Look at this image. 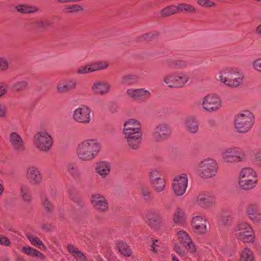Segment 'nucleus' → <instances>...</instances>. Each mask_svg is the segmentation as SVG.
Here are the masks:
<instances>
[{
  "label": "nucleus",
  "mask_w": 261,
  "mask_h": 261,
  "mask_svg": "<svg viewBox=\"0 0 261 261\" xmlns=\"http://www.w3.org/2000/svg\"><path fill=\"white\" fill-rule=\"evenodd\" d=\"M100 150L101 144L99 141L96 139L89 138L78 144L76 154L81 161H91L98 155Z\"/></svg>",
  "instance_id": "obj_1"
},
{
  "label": "nucleus",
  "mask_w": 261,
  "mask_h": 261,
  "mask_svg": "<svg viewBox=\"0 0 261 261\" xmlns=\"http://www.w3.org/2000/svg\"><path fill=\"white\" fill-rule=\"evenodd\" d=\"M244 74L237 68H226L220 70L216 79L221 83L230 87L237 88L243 82Z\"/></svg>",
  "instance_id": "obj_2"
},
{
  "label": "nucleus",
  "mask_w": 261,
  "mask_h": 261,
  "mask_svg": "<svg viewBox=\"0 0 261 261\" xmlns=\"http://www.w3.org/2000/svg\"><path fill=\"white\" fill-rule=\"evenodd\" d=\"M258 181L257 173L254 168L245 167L240 170L238 179V185L240 190L251 191L256 187Z\"/></svg>",
  "instance_id": "obj_3"
},
{
  "label": "nucleus",
  "mask_w": 261,
  "mask_h": 261,
  "mask_svg": "<svg viewBox=\"0 0 261 261\" xmlns=\"http://www.w3.org/2000/svg\"><path fill=\"white\" fill-rule=\"evenodd\" d=\"M254 122L253 114L249 110H243L235 115L234 126L238 132L246 133L251 129Z\"/></svg>",
  "instance_id": "obj_4"
},
{
  "label": "nucleus",
  "mask_w": 261,
  "mask_h": 261,
  "mask_svg": "<svg viewBox=\"0 0 261 261\" xmlns=\"http://www.w3.org/2000/svg\"><path fill=\"white\" fill-rule=\"evenodd\" d=\"M221 156L222 162L227 164L243 163L247 159L244 150L237 146L224 148L221 152Z\"/></svg>",
  "instance_id": "obj_5"
},
{
  "label": "nucleus",
  "mask_w": 261,
  "mask_h": 261,
  "mask_svg": "<svg viewBox=\"0 0 261 261\" xmlns=\"http://www.w3.org/2000/svg\"><path fill=\"white\" fill-rule=\"evenodd\" d=\"M218 169V165L215 160L211 158H206L199 162L196 173L201 178H210L216 175Z\"/></svg>",
  "instance_id": "obj_6"
},
{
  "label": "nucleus",
  "mask_w": 261,
  "mask_h": 261,
  "mask_svg": "<svg viewBox=\"0 0 261 261\" xmlns=\"http://www.w3.org/2000/svg\"><path fill=\"white\" fill-rule=\"evenodd\" d=\"M34 143L38 150L47 152L51 148L53 141L50 134L46 129H41L35 135Z\"/></svg>",
  "instance_id": "obj_7"
},
{
  "label": "nucleus",
  "mask_w": 261,
  "mask_h": 261,
  "mask_svg": "<svg viewBox=\"0 0 261 261\" xmlns=\"http://www.w3.org/2000/svg\"><path fill=\"white\" fill-rule=\"evenodd\" d=\"M199 104L203 110L207 112H216L223 106L221 98L215 93H209L202 97L199 100Z\"/></svg>",
  "instance_id": "obj_8"
},
{
  "label": "nucleus",
  "mask_w": 261,
  "mask_h": 261,
  "mask_svg": "<svg viewBox=\"0 0 261 261\" xmlns=\"http://www.w3.org/2000/svg\"><path fill=\"white\" fill-rule=\"evenodd\" d=\"M236 237L244 243L253 241V230L252 227L246 222L240 221L236 227Z\"/></svg>",
  "instance_id": "obj_9"
},
{
  "label": "nucleus",
  "mask_w": 261,
  "mask_h": 261,
  "mask_svg": "<svg viewBox=\"0 0 261 261\" xmlns=\"http://www.w3.org/2000/svg\"><path fill=\"white\" fill-rule=\"evenodd\" d=\"M172 129L170 125L162 122L157 124L154 127L152 136L156 142H162L168 139L171 136Z\"/></svg>",
  "instance_id": "obj_10"
},
{
  "label": "nucleus",
  "mask_w": 261,
  "mask_h": 261,
  "mask_svg": "<svg viewBox=\"0 0 261 261\" xmlns=\"http://www.w3.org/2000/svg\"><path fill=\"white\" fill-rule=\"evenodd\" d=\"M72 119L76 122L88 124L91 120V110L85 105H81L72 113Z\"/></svg>",
  "instance_id": "obj_11"
},
{
  "label": "nucleus",
  "mask_w": 261,
  "mask_h": 261,
  "mask_svg": "<svg viewBox=\"0 0 261 261\" xmlns=\"http://www.w3.org/2000/svg\"><path fill=\"white\" fill-rule=\"evenodd\" d=\"M188 177L186 174L181 173L176 175L172 182V190L175 195H183L188 187Z\"/></svg>",
  "instance_id": "obj_12"
},
{
  "label": "nucleus",
  "mask_w": 261,
  "mask_h": 261,
  "mask_svg": "<svg viewBox=\"0 0 261 261\" xmlns=\"http://www.w3.org/2000/svg\"><path fill=\"white\" fill-rule=\"evenodd\" d=\"M177 238L180 244L188 251L194 252L196 251V247L191 237L184 230L177 232Z\"/></svg>",
  "instance_id": "obj_13"
},
{
  "label": "nucleus",
  "mask_w": 261,
  "mask_h": 261,
  "mask_svg": "<svg viewBox=\"0 0 261 261\" xmlns=\"http://www.w3.org/2000/svg\"><path fill=\"white\" fill-rule=\"evenodd\" d=\"M91 89L92 92L95 94L106 95L110 91L111 85L105 80H97L93 83Z\"/></svg>",
  "instance_id": "obj_14"
},
{
  "label": "nucleus",
  "mask_w": 261,
  "mask_h": 261,
  "mask_svg": "<svg viewBox=\"0 0 261 261\" xmlns=\"http://www.w3.org/2000/svg\"><path fill=\"white\" fill-rule=\"evenodd\" d=\"M26 175L30 183L38 186L42 182V176L39 168L35 166H29L26 170Z\"/></svg>",
  "instance_id": "obj_15"
},
{
  "label": "nucleus",
  "mask_w": 261,
  "mask_h": 261,
  "mask_svg": "<svg viewBox=\"0 0 261 261\" xmlns=\"http://www.w3.org/2000/svg\"><path fill=\"white\" fill-rule=\"evenodd\" d=\"M127 95L135 100H146L151 95V92L145 88H129L126 91Z\"/></svg>",
  "instance_id": "obj_16"
},
{
  "label": "nucleus",
  "mask_w": 261,
  "mask_h": 261,
  "mask_svg": "<svg viewBox=\"0 0 261 261\" xmlns=\"http://www.w3.org/2000/svg\"><path fill=\"white\" fill-rule=\"evenodd\" d=\"M91 202L93 206L98 211L106 212L109 209L108 203L106 198L98 193L92 195Z\"/></svg>",
  "instance_id": "obj_17"
},
{
  "label": "nucleus",
  "mask_w": 261,
  "mask_h": 261,
  "mask_svg": "<svg viewBox=\"0 0 261 261\" xmlns=\"http://www.w3.org/2000/svg\"><path fill=\"white\" fill-rule=\"evenodd\" d=\"M142 133L141 131V123L135 119H129L124 123L123 134L124 135Z\"/></svg>",
  "instance_id": "obj_18"
},
{
  "label": "nucleus",
  "mask_w": 261,
  "mask_h": 261,
  "mask_svg": "<svg viewBox=\"0 0 261 261\" xmlns=\"http://www.w3.org/2000/svg\"><path fill=\"white\" fill-rule=\"evenodd\" d=\"M77 86L76 81L72 79H67L61 80L58 83L56 89L58 93H65L73 90Z\"/></svg>",
  "instance_id": "obj_19"
},
{
  "label": "nucleus",
  "mask_w": 261,
  "mask_h": 261,
  "mask_svg": "<svg viewBox=\"0 0 261 261\" xmlns=\"http://www.w3.org/2000/svg\"><path fill=\"white\" fill-rule=\"evenodd\" d=\"M111 168V163L106 160L97 162L94 166L95 172L102 178H105L110 175Z\"/></svg>",
  "instance_id": "obj_20"
},
{
  "label": "nucleus",
  "mask_w": 261,
  "mask_h": 261,
  "mask_svg": "<svg viewBox=\"0 0 261 261\" xmlns=\"http://www.w3.org/2000/svg\"><path fill=\"white\" fill-rule=\"evenodd\" d=\"M183 124L186 131L190 134H197L199 129V123L196 116L189 115L185 118Z\"/></svg>",
  "instance_id": "obj_21"
},
{
  "label": "nucleus",
  "mask_w": 261,
  "mask_h": 261,
  "mask_svg": "<svg viewBox=\"0 0 261 261\" xmlns=\"http://www.w3.org/2000/svg\"><path fill=\"white\" fill-rule=\"evenodd\" d=\"M9 141L12 147L17 152H22L25 150L24 142L21 137L15 132L9 135Z\"/></svg>",
  "instance_id": "obj_22"
},
{
  "label": "nucleus",
  "mask_w": 261,
  "mask_h": 261,
  "mask_svg": "<svg viewBox=\"0 0 261 261\" xmlns=\"http://www.w3.org/2000/svg\"><path fill=\"white\" fill-rule=\"evenodd\" d=\"M198 205L202 208H208L212 206L215 202V196L208 192L200 193L197 198Z\"/></svg>",
  "instance_id": "obj_23"
},
{
  "label": "nucleus",
  "mask_w": 261,
  "mask_h": 261,
  "mask_svg": "<svg viewBox=\"0 0 261 261\" xmlns=\"http://www.w3.org/2000/svg\"><path fill=\"white\" fill-rule=\"evenodd\" d=\"M191 224L196 233L203 234L207 231L206 220L202 216L197 215L193 217Z\"/></svg>",
  "instance_id": "obj_24"
},
{
  "label": "nucleus",
  "mask_w": 261,
  "mask_h": 261,
  "mask_svg": "<svg viewBox=\"0 0 261 261\" xmlns=\"http://www.w3.org/2000/svg\"><path fill=\"white\" fill-rule=\"evenodd\" d=\"M146 223L154 229H158L161 226V216L154 211H150L145 215Z\"/></svg>",
  "instance_id": "obj_25"
},
{
  "label": "nucleus",
  "mask_w": 261,
  "mask_h": 261,
  "mask_svg": "<svg viewBox=\"0 0 261 261\" xmlns=\"http://www.w3.org/2000/svg\"><path fill=\"white\" fill-rule=\"evenodd\" d=\"M187 220L188 217L184 210L178 207L175 210L172 217L174 225L185 227L187 225Z\"/></svg>",
  "instance_id": "obj_26"
},
{
  "label": "nucleus",
  "mask_w": 261,
  "mask_h": 261,
  "mask_svg": "<svg viewBox=\"0 0 261 261\" xmlns=\"http://www.w3.org/2000/svg\"><path fill=\"white\" fill-rule=\"evenodd\" d=\"M247 214L249 219L254 223L261 222V213L256 205L251 204L247 209Z\"/></svg>",
  "instance_id": "obj_27"
},
{
  "label": "nucleus",
  "mask_w": 261,
  "mask_h": 261,
  "mask_svg": "<svg viewBox=\"0 0 261 261\" xmlns=\"http://www.w3.org/2000/svg\"><path fill=\"white\" fill-rule=\"evenodd\" d=\"M142 133L135 134L132 135H124L129 147L134 150L140 147L142 140Z\"/></svg>",
  "instance_id": "obj_28"
},
{
  "label": "nucleus",
  "mask_w": 261,
  "mask_h": 261,
  "mask_svg": "<svg viewBox=\"0 0 261 261\" xmlns=\"http://www.w3.org/2000/svg\"><path fill=\"white\" fill-rule=\"evenodd\" d=\"M26 237L31 244L33 246L38 247L43 250H46V246L38 237L30 233H27L26 234Z\"/></svg>",
  "instance_id": "obj_29"
},
{
  "label": "nucleus",
  "mask_w": 261,
  "mask_h": 261,
  "mask_svg": "<svg viewBox=\"0 0 261 261\" xmlns=\"http://www.w3.org/2000/svg\"><path fill=\"white\" fill-rule=\"evenodd\" d=\"M163 81L169 88H177V75L175 73H170L165 75Z\"/></svg>",
  "instance_id": "obj_30"
},
{
  "label": "nucleus",
  "mask_w": 261,
  "mask_h": 261,
  "mask_svg": "<svg viewBox=\"0 0 261 261\" xmlns=\"http://www.w3.org/2000/svg\"><path fill=\"white\" fill-rule=\"evenodd\" d=\"M41 203L43 209L46 213L51 214L54 213V204L46 195L42 196L41 198Z\"/></svg>",
  "instance_id": "obj_31"
},
{
  "label": "nucleus",
  "mask_w": 261,
  "mask_h": 261,
  "mask_svg": "<svg viewBox=\"0 0 261 261\" xmlns=\"http://www.w3.org/2000/svg\"><path fill=\"white\" fill-rule=\"evenodd\" d=\"M177 87H183L190 80V75L186 72L176 73Z\"/></svg>",
  "instance_id": "obj_32"
},
{
  "label": "nucleus",
  "mask_w": 261,
  "mask_h": 261,
  "mask_svg": "<svg viewBox=\"0 0 261 261\" xmlns=\"http://www.w3.org/2000/svg\"><path fill=\"white\" fill-rule=\"evenodd\" d=\"M15 9L21 13H35L38 11L39 9L35 6L29 5H20L15 7Z\"/></svg>",
  "instance_id": "obj_33"
},
{
  "label": "nucleus",
  "mask_w": 261,
  "mask_h": 261,
  "mask_svg": "<svg viewBox=\"0 0 261 261\" xmlns=\"http://www.w3.org/2000/svg\"><path fill=\"white\" fill-rule=\"evenodd\" d=\"M138 77L134 74L124 75L121 80V83L122 85H133L137 83Z\"/></svg>",
  "instance_id": "obj_34"
},
{
  "label": "nucleus",
  "mask_w": 261,
  "mask_h": 261,
  "mask_svg": "<svg viewBox=\"0 0 261 261\" xmlns=\"http://www.w3.org/2000/svg\"><path fill=\"white\" fill-rule=\"evenodd\" d=\"M154 190L160 193L162 192L165 187V180L164 178L150 181Z\"/></svg>",
  "instance_id": "obj_35"
},
{
  "label": "nucleus",
  "mask_w": 261,
  "mask_h": 261,
  "mask_svg": "<svg viewBox=\"0 0 261 261\" xmlns=\"http://www.w3.org/2000/svg\"><path fill=\"white\" fill-rule=\"evenodd\" d=\"M93 72L106 69L109 66V62L106 60L98 61L91 63Z\"/></svg>",
  "instance_id": "obj_36"
},
{
  "label": "nucleus",
  "mask_w": 261,
  "mask_h": 261,
  "mask_svg": "<svg viewBox=\"0 0 261 261\" xmlns=\"http://www.w3.org/2000/svg\"><path fill=\"white\" fill-rule=\"evenodd\" d=\"M253 252L248 248H244L240 255V261H253Z\"/></svg>",
  "instance_id": "obj_37"
},
{
  "label": "nucleus",
  "mask_w": 261,
  "mask_h": 261,
  "mask_svg": "<svg viewBox=\"0 0 261 261\" xmlns=\"http://www.w3.org/2000/svg\"><path fill=\"white\" fill-rule=\"evenodd\" d=\"M219 219L222 225L227 226L231 224L233 218L230 212L224 211L220 217Z\"/></svg>",
  "instance_id": "obj_38"
},
{
  "label": "nucleus",
  "mask_w": 261,
  "mask_h": 261,
  "mask_svg": "<svg viewBox=\"0 0 261 261\" xmlns=\"http://www.w3.org/2000/svg\"><path fill=\"white\" fill-rule=\"evenodd\" d=\"M177 12V6L170 5L162 9L160 15L161 17H165Z\"/></svg>",
  "instance_id": "obj_39"
},
{
  "label": "nucleus",
  "mask_w": 261,
  "mask_h": 261,
  "mask_svg": "<svg viewBox=\"0 0 261 261\" xmlns=\"http://www.w3.org/2000/svg\"><path fill=\"white\" fill-rule=\"evenodd\" d=\"M20 193L24 202L29 203L31 201L32 197L27 187L25 186L21 187L20 188Z\"/></svg>",
  "instance_id": "obj_40"
},
{
  "label": "nucleus",
  "mask_w": 261,
  "mask_h": 261,
  "mask_svg": "<svg viewBox=\"0 0 261 261\" xmlns=\"http://www.w3.org/2000/svg\"><path fill=\"white\" fill-rule=\"evenodd\" d=\"M177 12H187L189 13H193L196 11V9L193 6L181 3L179 4L178 6H177Z\"/></svg>",
  "instance_id": "obj_41"
},
{
  "label": "nucleus",
  "mask_w": 261,
  "mask_h": 261,
  "mask_svg": "<svg viewBox=\"0 0 261 261\" xmlns=\"http://www.w3.org/2000/svg\"><path fill=\"white\" fill-rule=\"evenodd\" d=\"M117 246L120 252L123 255L129 256L132 254V251L126 243L121 242L118 244Z\"/></svg>",
  "instance_id": "obj_42"
},
{
  "label": "nucleus",
  "mask_w": 261,
  "mask_h": 261,
  "mask_svg": "<svg viewBox=\"0 0 261 261\" xmlns=\"http://www.w3.org/2000/svg\"><path fill=\"white\" fill-rule=\"evenodd\" d=\"M163 175L161 170L159 169H154L149 173L150 181L163 178Z\"/></svg>",
  "instance_id": "obj_43"
},
{
  "label": "nucleus",
  "mask_w": 261,
  "mask_h": 261,
  "mask_svg": "<svg viewBox=\"0 0 261 261\" xmlns=\"http://www.w3.org/2000/svg\"><path fill=\"white\" fill-rule=\"evenodd\" d=\"M141 193L145 200H149L152 198V196L149 187L143 186L141 187Z\"/></svg>",
  "instance_id": "obj_44"
},
{
  "label": "nucleus",
  "mask_w": 261,
  "mask_h": 261,
  "mask_svg": "<svg viewBox=\"0 0 261 261\" xmlns=\"http://www.w3.org/2000/svg\"><path fill=\"white\" fill-rule=\"evenodd\" d=\"M67 169L68 173L74 178H76L79 176L78 170L72 163H69L67 165Z\"/></svg>",
  "instance_id": "obj_45"
},
{
  "label": "nucleus",
  "mask_w": 261,
  "mask_h": 261,
  "mask_svg": "<svg viewBox=\"0 0 261 261\" xmlns=\"http://www.w3.org/2000/svg\"><path fill=\"white\" fill-rule=\"evenodd\" d=\"M172 63L177 69H185L188 66V62L183 60H174Z\"/></svg>",
  "instance_id": "obj_46"
},
{
  "label": "nucleus",
  "mask_w": 261,
  "mask_h": 261,
  "mask_svg": "<svg viewBox=\"0 0 261 261\" xmlns=\"http://www.w3.org/2000/svg\"><path fill=\"white\" fill-rule=\"evenodd\" d=\"M77 73L80 74H85L91 72H93V69L92 68V65L90 64L87 65L85 66L81 67L79 68L77 70Z\"/></svg>",
  "instance_id": "obj_47"
},
{
  "label": "nucleus",
  "mask_w": 261,
  "mask_h": 261,
  "mask_svg": "<svg viewBox=\"0 0 261 261\" xmlns=\"http://www.w3.org/2000/svg\"><path fill=\"white\" fill-rule=\"evenodd\" d=\"M36 24L39 28L46 29L51 25V22L47 19L38 20L36 22Z\"/></svg>",
  "instance_id": "obj_48"
},
{
  "label": "nucleus",
  "mask_w": 261,
  "mask_h": 261,
  "mask_svg": "<svg viewBox=\"0 0 261 261\" xmlns=\"http://www.w3.org/2000/svg\"><path fill=\"white\" fill-rule=\"evenodd\" d=\"M22 251L27 255L36 257L38 250L30 246H23Z\"/></svg>",
  "instance_id": "obj_49"
},
{
  "label": "nucleus",
  "mask_w": 261,
  "mask_h": 261,
  "mask_svg": "<svg viewBox=\"0 0 261 261\" xmlns=\"http://www.w3.org/2000/svg\"><path fill=\"white\" fill-rule=\"evenodd\" d=\"M28 86V82L25 81H20L15 83L13 87L16 91H21L26 88Z\"/></svg>",
  "instance_id": "obj_50"
},
{
  "label": "nucleus",
  "mask_w": 261,
  "mask_h": 261,
  "mask_svg": "<svg viewBox=\"0 0 261 261\" xmlns=\"http://www.w3.org/2000/svg\"><path fill=\"white\" fill-rule=\"evenodd\" d=\"M197 4L201 7L207 8L216 7L217 6L216 3L210 0H197Z\"/></svg>",
  "instance_id": "obj_51"
},
{
  "label": "nucleus",
  "mask_w": 261,
  "mask_h": 261,
  "mask_svg": "<svg viewBox=\"0 0 261 261\" xmlns=\"http://www.w3.org/2000/svg\"><path fill=\"white\" fill-rule=\"evenodd\" d=\"M9 68V63L7 59L3 57H0V72L5 71Z\"/></svg>",
  "instance_id": "obj_52"
},
{
  "label": "nucleus",
  "mask_w": 261,
  "mask_h": 261,
  "mask_svg": "<svg viewBox=\"0 0 261 261\" xmlns=\"http://www.w3.org/2000/svg\"><path fill=\"white\" fill-rule=\"evenodd\" d=\"M67 9L68 10V12L69 13H73V12H78L83 11L84 10L83 7L80 5H72L71 6H69Z\"/></svg>",
  "instance_id": "obj_53"
},
{
  "label": "nucleus",
  "mask_w": 261,
  "mask_h": 261,
  "mask_svg": "<svg viewBox=\"0 0 261 261\" xmlns=\"http://www.w3.org/2000/svg\"><path fill=\"white\" fill-rule=\"evenodd\" d=\"M8 116V111L7 106L0 102V118H5Z\"/></svg>",
  "instance_id": "obj_54"
},
{
  "label": "nucleus",
  "mask_w": 261,
  "mask_h": 261,
  "mask_svg": "<svg viewBox=\"0 0 261 261\" xmlns=\"http://www.w3.org/2000/svg\"><path fill=\"white\" fill-rule=\"evenodd\" d=\"M8 86L4 83H0V97L4 96L8 92Z\"/></svg>",
  "instance_id": "obj_55"
},
{
  "label": "nucleus",
  "mask_w": 261,
  "mask_h": 261,
  "mask_svg": "<svg viewBox=\"0 0 261 261\" xmlns=\"http://www.w3.org/2000/svg\"><path fill=\"white\" fill-rule=\"evenodd\" d=\"M253 160L256 164H261V150H257L254 152Z\"/></svg>",
  "instance_id": "obj_56"
},
{
  "label": "nucleus",
  "mask_w": 261,
  "mask_h": 261,
  "mask_svg": "<svg viewBox=\"0 0 261 261\" xmlns=\"http://www.w3.org/2000/svg\"><path fill=\"white\" fill-rule=\"evenodd\" d=\"M76 261H87V257L83 252L80 250L73 256Z\"/></svg>",
  "instance_id": "obj_57"
},
{
  "label": "nucleus",
  "mask_w": 261,
  "mask_h": 261,
  "mask_svg": "<svg viewBox=\"0 0 261 261\" xmlns=\"http://www.w3.org/2000/svg\"><path fill=\"white\" fill-rule=\"evenodd\" d=\"M0 245L5 246H10L11 243L7 237L3 235H0Z\"/></svg>",
  "instance_id": "obj_58"
},
{
  "label": "nucleus",
  "mask_w": 261,
  "mask_h": 261,
  "mask_svg": "<svg viewBox=\"0 0 261 261\" xmlns=\"http://www.w3.org/2000/svg\"><path fill=\"white\" fill-rule=\"evenodd\" d=\"M252 66L254 70L261 72V58L257 59L253 61Z\"/></svg>",
  "instance_id": "obj_59"
},
{
  "label": "nucleus",
  "mask_w": 261,
  "mask_h": 261,
  "mask_svg": "<svg viewBox=\"0 0 261 261\" xmlns=\"http://www.w3.org/2000/svg\"><path fill=\"white\" fill-rule=\"evenodd\" d=\"M174 249L176 253L180 256H184L186 255V251L178 244H175Z\"/></svg>",
  "instance_id": "obj_60"
},
{
  "label": "nucleus",
  "mask_w": 261,
  "mask_h": 261,
  "mask_svg": "<svg viewBox=\"0 0 261 261\" xmlns=\"http://www.w3.org/2000/svg\"><path fill=\"white\" fill-rule=\"evenodd\" d=\"M174 249L176 253L180 256H184L186 255V251L178 244H175Z\"/></svg>",
  "instance_id": "obj_61"
},
{
  "label": "nucleus",
  "mask_w": 261,
  "mask_h": 261,
  "mask_svg": "<svg viewBox=\"0 0 261 261\" xmlns=\"http://www.w3.org/2000/svg\"><path fill=\"white\" fill-rule=\"evenodd\" d=\"M67 249L69 252H70L72 255L73 256H74V255L80 251V250L77 247L72 244H68L67 246Z\"/></svg>",
  "instance_id": "obj_62"
},
{
  "label": "nucleus",
  "mask_w": 261,
  "mask_h": 261,
  "mask_svg": "<svg viewBox=\"0 0 261 261\" xmlns=\"http://www.w3.org/2000/svg\"><path fill=\"white\" fill-rule=\"evenodd\" d=\"M160 246V243L158 240L153 241L152 245L151 246V250L154 252L158 251V247Z\"/></svg>",
  "instance_id": "obj_63"
},
{
  "label": "nucleus",
  "mask_w": 261,
  "mask_h": 261,
  "mask_svg": "<svg viewBox=\"0 0 261 261\" xmlns=\"http://www.w3.org/2000/svg\"><path fill=\"white\" fill-rule=\"evenodd\" d=\"M149 36V34H144L138 38V41H141L144 40H146Z\"/></svg>",
  "instance_id": "obj_64"
}]
</instances>
